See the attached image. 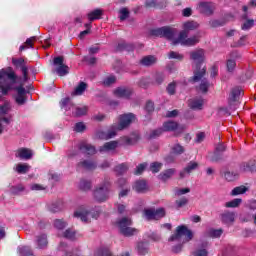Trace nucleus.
Returning a JSON list of instances; mask_svg holds the SVG:
<instances>
[{"instance_id":"nucleus-35","label":"nucleus","mask_w":256,"mask_h":256,"mask_svg":"<svg viewBox=\"0 0 256 256\" xmlns=\"http://www.w3.org/2000/svg\"><path fill=\"white\" fill-rule=\"evenodd\" d=\"M242 201L243 200H241V198H235L232 201L226 202L225 207H227L228 209L239 207V205H241Z\"/></svg>"},{"instance_id":"nucleus-27","label":"nucleus","mask_w":256,"mask_h":256,"mask_svg":"<svg viewBox=\"0 0 256 256\" xmlns=\"http://www.w3.org/2000/svg\"><path fill=\"white\" fill-rule=\"evenodd\" d=\"M37 41V37L33 36L26 40V42L20 46V51H25V49H33V45Z\"/></svg>"},{"instance_id":"nucleus-47","label":"nucleus","mask_w":256,"mask_h":256,"mask_svg":"<svg viewBox=\"0 0 256 256\" xmlns=\"http://www.w3.org/2000/svg\"><path fill=\"white\" fill-rule=\"evenodd\" d=\"M97 255L99 256H113V253H111V250L108 248H100L97 251Z\"/></svg>"},{"instance_id":"nucleus-53","label":"nucleus","mask_w":256,"mask_h":256,"mask_svg":"<svg viewBox=\"0 0 256 256\" xmlns=\"http://www.w3.org/2000/svg\"><path fill=\"white\" fill-rule=\"evenodd\" d=\"M129 17V10L127 8L120 9V20L125 21Z\"/></svg>"},{"instance_id":"nucleus-60","label":"nucleus","mask_w":256,"mask_h":256,"mask_svg":"<svg viewBox=\"0 0 256 256\" xmlns=\"http://www.w3.org/2000/svg\"><path fill=\"white\" fill-rule=\"evenodd\" d=\"M145 110L148 111V113H151L155 110V104L151 101H148L145 106Z\"/></svg>"},{"instance_id":"nucleus-46","label":"nucleus","mask_w":256,"mask_h":256,"mask_svg":"<svg viewBox=\"0 0 256 256\" xmlns=\"http://www.w3.org/2000/svg\"><path fill=\"white\" fill-rule=\"evenodd\" d=\"M185 151V149L183 148V146L176 144L172 147V153L174 155H181V153H183Z\"/></svg>"},{"instance_id":"nucleus-57","label":"nucleus","mask_w":256,"mask_h":256,"mask_svg":"<svg viewBox=\"0 0 256 256\" xmlns=\"http://www.w3.org/2000/svg\"><path fill=\"white\" fill-rule=\"evenodd\" d=\"M235 67H237V63L235 62V60L229 59L227 61V69H228V71H233L235 69Z\"/></svg>"},{"instance_id":"nucleus-52","label":"nucleus","mask_w":256,"mask_h":256,"mask_svg":"<svg viewBox=\"0 0 256 256\" xmlns=\"http://www.w3.org/2000/svg\"><path fill=\"white\" fill-rule=\"evenodd\" d=\"M209 89V82L207 80H202L199 90L202 91V93H207Z\"/></svg>"},{"instance_id":"nucleus-9","label":"nucleus","mask_w":256,"mask_h":256,"mask_svg":"<svg viewBox=\"0 0 256 256\" xmlns=\"http://www.w3.org/2000/svg\"><path fill=\"white\" fill-rule=\"evenodd\" d=\"M145 216L147 217L148 220L151 219H163L165 217V208H158V209H147L145 210Z\"/></svg>"},{"instance_id":"nucleus-5","label":"nucleus","mask_w":256,"mask_h":256,"mask_svg":"<svg viewBox=\"0 0 256 256\" xmlns=\"http://www.w3.org/2000/svg\"><path fill=\"white\" fill-rule=\"evenodd\" d=\"M118 229L124 237H133V235H137L139 233V229L132 228L133 221L128 217H123L122 219L117 221Z\"/></svg>"},{"instance_id":"nucleus-18","label":"nucleus","mask_w":256,"mask_h":256,"mask_svg":"<svg viewBox=\"0 0 256 256\" xmlns=\"http://www.w3.org/2000/svg\"><path fill=\"white\" fill-rule=\"evenodd\" d=\"M16 157L25 160L31 159V157H33V151L27 148H20L16 152Z\"/></svg>"},{"instance_id":"nucleus-10","label":"nucleus","mask_w":256,"mask_h":256,"mask_svg":"<svg viewBox=\"0 0 256 256\" xmlns=\"http://www.w3.org/2000/svg\"><path fill=\"white\" fill-rule=\"evenodd\" d=\"M164 131H174L179 135L185 131V126L177 124V122L168 121L163 124Z\"/></svg>"},{"instance_id":"nucleus-34","label":"nucleus","mask_w":256,"mask_h":256,"mask_svg":"<svg viewBox=\"0 0 256 256\" xmlns=\"http://www.w3.org/2000/svg\"><path fill=\"white\" fill-rule=\"evenodd\" d=\"M54 227L55 229H58V231H63V229L67 227V222L63 219H56L54 220Z\"/></svg>"},{"instance_id":"nucleus-44","label":"nucleus","mask_w":256,"mask_h":256,"mask_svg":"<svg viewBox=\"0 0 256 256\" xmlns=\"http://www.w3.org/2000/svg\"><path fill=\"white\" fill-rule=\"evenodd\" d=\"M127 164H120L116 166L115 171L118 175H123V173H127Z\"/></svg>"},{"instance_id":"nucleus-41","label":"nucleus","mask_w":256,"mask_h":256,"mask_svg":"<svg viewBox=\"0 0 256 256\" xmlns=\"http://www.w3.org/2000/svg\"><path fill=\"white\" fill-rule=\"evenodd\" d=\"M87 111H88L87 106H84V107H77L76 110H75L74 115H75L76 117H81V116H83V115H87Z\"/></svg>"},{"instance_id":"nucleus-54","label":"nucleus","mask_w":256,"mask_h":256,"mask_svg":"<svg viewBox=\"0 0 256 256\" xmlns=\"http://www.w3.org/2000/svg\"><path fill=\"white\" fill-rule=\"evenodd\" d=\"M193 256H209L207 249H198L193 252Z\"/></svg>"},{"instance_id":"nucleus-28","label":"nucleus","mask_w":256,"mask_h":256,"mask_svg":"<svg viewBox=\"0 0 256 256\" xmlns=\"http://www.w3.org/2000/svg\"><path fill=\"white\" fill-rule=\"evenodd\" d=\"M38 249H45L49 242L47 241V236L45 234L37 236Z\"/></svg>"},{"instance_id":"nucleus-61","label":"nucleus","mask_w":256,"mask_h":256,"mask_svg":"<svg viewBox=\"0 0 256 256\" xmlns=\"http://www.w3.org/2000/svg\"><path fill=\"white\" fill-rule=\"evenodd\" d=\"M115 81H117V79L115 78V76H109L104 80V85H113V83H115Z\"/></svg>"},{"instance_id":"nucleus-21","label":"nucleus","mask_w":256,"mask_h":256,"mask_svg":"<svg viewBox=\"0 0 256 256\" xmlns=\"http://www.w3.org/2000/svg\"><path fill=\"white\" fill-rule=\"evenodd\" d=\"M199 28V23L195 21H187L183 24V29L182 33H189V31H195V29Z\"/></svg>"},{"instance_id":"nucleus-25","label":"nucleus","mask_w":256,"mask_h":256,"mask_svg":"<svg viewBox=\"0 0 256 256\" xmlns=\"http://www.w3.org/2000/svg\"><path fill=\"white\" fill-rule=\"evenodd\" d=\"M141 65H144L145 67H150V65H155L157 63V58L155 56H146L141 59L140 61Z\"/></svg>"},{"instance_id":"nucleus-55","label":"nucleus","mask_w":256,"mask_h":256,"mask_svg":"<svg viewBox=\"0 0 256 256\" xmlns=\"http://www.w3.org/2000/svg\"><path fill=\"white\" fill-rule=\"evenodd\" d=\"M147 168V163L139 164L136 168L135 175H141Z\"/></svg>"},{"instance_id":"nucleus-19","label":"nucleus","mask_w":256,"mask_h":256,"mask_svg":"<svg viewBox=\"0 0 256 256\" xmlns=\"http://www.w3.org/2000/svg\"><path fill=\"white\" fill-rule=\"evenodd\" d=\"M114 95L115 97L129 99V97H131V89L123 87L117 88L116 90H114Z\"/></svg>"},{"instance_id":"nucleus-15","label":"nucleus","mask_w":256,"mask_h":256,"mask_svg":"<svg viewBox=\"0 0 256 256\" xmlns=\"http://www.w3.org/2000/svg\"><path fill=\"white\" fill-rule=\"evenodd\" d=\"M17 95L15 98V101L18 105H25V101H27V98L25 95H27V91L24 89L23 86L17 87L16 88Z\"/></svg>"},{"instance_id":"nucleus-31","label":"nucleus","mask_w":256,"mask_h":256,"mask_svg":"<svg viewBox=\"0 0 256 256\" xmlns=\"http://www.w3.org/2000/svg\"><path fill=\"white\" fill-rule=\"evenodd\" d=\"M85 89H87V83L80 82L79 85L75 88V90L72 92V95H83L85 92Z\"/></svg>"},{"instance_id":"nucleus-17","label":"nucleus","mask_w":256,"mask_h":256,"mask_svg":"<svg viewBox=\"0 0 256 256\" xmlns=\"http://www.w3.org/2000/svg\"><path fill=\"white\" fill-rule=\"evenodd\" d=\"M221 221L225 223V225H231V223H235V214L234 212L226 211L221 214Z\"/></svg>"},{"instance_id":"nucleus-38","label":"nucleus","mask_w":256,"mask_h":256,"mask_svg":"<svg viewBox=\"0 0 256 256\" xmlns=\"http://www.w3.org/2000/svg\"><path fill=\"white\" fill-rule=\"evenodd\" d=\"M161 167H163L162 163L159 162H153L150 165V171L152 173H159L161 171Z\"/></svg>"},{"instance_id":"nucleus-39","label":"nucleus","mask_w":256,"mask_h":256,"mask_svg":"<svg viewBox=\"0 0 256 256\" xmlns=\"http://www.w3.org/2000/svg\"><path fill=\"white\" fill-rule=\"evenodd\" d=\"M243 171H250L251 173H253V171H256V164L255 161H251L249 163H247L246 165H244L241 168Z\"/></svg>"},{"instance_id":"nucleus-1","label":"nucleus","mask_w":256,"mask_h":256,"mask_svg":"<svg viewBox=\"0 0 256 256\" xmlns=\"http://www.w3.org/2000/svg\"><path fill=\"white\" fill-rule=\"evenodd\" d=\"M177 33V29L171 27H162L155 30H152V35L156 37H165L166 39H170L173 41V45H184L185 47H193L199 43V36H193L191 38H187L186 32H180L178 38L175 40V34Z\"/></svg>"},{"instance_id":"nucleus-37","label":"nucleus","mask_w":256,"mask_h":256,"mask_svg":"<svg viewBox=\"0 0 256 256\" xmlns=\"http://www.w3.org/2000/svg\"><path fill=\"white\" fill-rule=\"evenodd\" d=\"M94 199L97 201V203H105V201L108 199V196L106 193H95Z\"/></svg>"},{"instance_id":"nucleus-40","label":"nucleus","mask_w":256,"mask_h":256,"mask_svg":"<svg viewBox=\"0 0 256 256\" xmlns=\"http://www.w3.org/2000/svg\"><path fill=\"white\" fill-rule=\"evenodd\" d=\"M223 235V229H212L209 231V236L213 239H218V237H221Z\"/></svg>"},{"instance_id":"nucleus-8","label":"nucleus","mask_w":256,"mask_h":256,"mask_svg":"<svg viewBox=\"0 0 256 256\" xmlns=\"http://www.w3.org/2000/svg\"><path fill=\"white\" fill-rule=\"evenodd\" d=\"M54 65L56 67L55 72L60 77H65V75H67V73H69V67L67 65L63 64L62 56H58V57L54 58Z\"/></svg>"},{"instance_id":"nucleus-48","label":"nucleus","mask_w":256,"mask_h":256,"mask_svg":"<svg viewBox=\"0 0 256 256\" xmlns=\"http://www.w3.org/2000/svg\"><path fill=\"white\" fill-rule=\"evenodd\" d=\"M169 59H177L178 61H182L183 54H179L178 52L171 51L168 54Z\"/></svg>"},{"instance_id":"nucleus-23","label":"nucleus","mask_w":256,"mask_h":256,"mask_svg":"<svg viewBox=\"0 0 256 256\" xmlns=\"http://www.w3.org/2000/svg\"><path fill=\"white\" fill-rule=\"evenodd\" d=\"M137 251L139 255H147L149 253V242H138Z\"/></svg>"},{"instance_id":"nucleus-43","label":"nucleus","mask_w":256,"mask_h":256,"mask_svg":"<svg viewBox=\"0 0 256 256\" xmlns=\"http://www.w3.org/2000/svg\"><path fill=\"white\" fill-rule=\"evenodd\" d=\"M165 81V75L163 73H157L154 77V85H161Z\"/></svg>"},{"instance_id":"nucleus-36","label":"nucleus","mask_w":256,"mask_h":256,"mask_svg":"<svg viewBox=\"0 0 256 256\" xmlns=\"http://www.w3.org/2000/svg\"><path fill=\"white\" fill-rule=\"evenodd\" d=\"M238 177L239 173L237 172L227 171L224 173V179H226V181H235Z\"/></svg>"},{"instance_id":"nucleus-3","label":"nucleus","mask_w":256,"mask_h":256,"mask_svg":"<svg viewBox=\"0 0 256 256\" xmlns=\"http://www.w3.org/2000/svg\"><path fill=\"white\" fill-rule=\"evenodd\" d=\"M190 59L194 62L193 67H195L193 81H201L206 73L205 68L201 69V64L205 61V50L196 49L190 52Z\"/></svg>"},{"instance_id":"nucleus-12","label":"nucleus","mask_w":256,"mask_h":256,"mask_svg":"<svg viewBox=\"0 0 256 256\" xmlns=\"http://www.w3.org/2000/svg\"><path fill=\"white\" fill-rule=\"evenodd\" d=\"M78 150L82 153H85L86 155H95V153H97L95 147L87 143L85 140L80 141L78 144Z\"/></svg>"},{"instance_id":"nucleus-62","label":"nucleus","mask_w":256,"mask_h":256,"mask_svg":"<svg viewBox=\"0 0 256 256\" xmlns=\"http://www.w3.org/2000/svg\"><path fill=\"white\" fill-rule=\"evenodd\" d=\"M175 87H176L175 82H172L168 85L167 91H168L169 95H175Z\"/></svg>"},{"instance_id":"nucleus-30","label":"nucleus","mask_w":256,"mask_h":256,"mask_svg":"<svg viewBox=\"0 0 256 256\" xmlns=\"http://www.w3.org/2000/svg\"><path fill=\"white\" fill-rule=\"evenodd\" d=\"M77 235V232H75L73 229L68 228L66 229L63 234L62 237H64V239H69L70 241H75V237Z\"/></svg>"},{"instance_id":"nucleus-58","label":"nucleus","mask_w":256,"mask_h":256,"mask_svg":"<svg viewBox=\"0 0 256 256\" xmlns=\"http://www.w3.org/2000/svg\"><path fill=\"white\" fill-rule=\"evenodd\" d=\"M254 21L253 20H247L243 25H242V30L247 31L253 27Z\"/></svg>"},{"instance_id":"nucleus-16","label":"nucleus","mask_w":256,"mask_h":256,"mask_svg":"<svg viewBox=\"0 0 256 256\" xmlns=\"http://www.w3.org/2000/svg\"><path fill=\"white\" fill-rule=\"evenodd\" d=\"M119 143L117 141H110L105 143L102 147H100V153H109L111 151H115Z\"/></svg>"},{"instance_id":"nucleus-33","label":"nucleus","mask_w":256,"mask_h":256,"mask_svg":"<svg viewBox=\"0 0 256 256\" xmlns=\"http://www.w3.org/2000/svg\"><path fill=\"white\" fill-rule=\"evenodd\" d=\"M144 237L149 241H161V236L157 232H147Z\"/></svg>"},{"instance_id":"nucleus-20","label":"nucleus","mask_w":256,"mask_h":256,"mask_svg":"<svg viewBox=\"0 0 256 256\" xmlns=\"http://www.w3.org/2000/svg\"><path fill=\"white\" fill-rule=\"evenodd\" d=\"M173 175H175V169L171 168V169H168V170H165L164 172H161L159 175H158V179L160 181H169V179H171V177H173Z\"/></svg>"},{"instance_id":"nucleus-22","label":"nucleus","mask_w":256,"mask_h":256,"mask_svg":"<svg viewBox=\"0 0 256 256\" xmlns=\"http://www.w3.org/2000/svg\"><path fill=\"white\" fill-rule=\"evenodd\" d=\"M135 191L141 192V191H149V184H147V181L145 180H138L134 184Z\"/></svg>"},{"instance_id":"nucleus-4","label":"nucleus","mask_w":256,"mask_h":256,"mask_svg":"<svg viewBox=\"0 0 256 256\" xmlns=\"http://www.w3.org/2000/svg\"><path fill=\"white\" fill-rule=\"evenodd\" d=\"M16 81L15 72L5 69L0 70V93L7 95L13 89Z\"/></svg>"},{"instance_id":"nucleus-14","label":"nucleus","mask_w":256,"mask_h":256,"mask_svg":"<svg viewBox=\"0 0 256 256\" xmlns=\"http://www.w3.org/2000/svg\"><path fill=\"white\" fill-rule=\"evenodd\" d=\"M196 169H199V163L195 161L189 162L187 167L180 172V179H184V177H186L187 175H191V173H193V171H196Z\"/></svg>"},{"instance_id":"nucleus-45","label":"nucleus","mask_w":256,"mask_h":256,"mask_svg":"<svg viewBox=\"0 0 256 256\" xmlns=\"http://www.w3.org/2000/svg\"><path fill=\"white\" fill-rule=\"evenodd\" d=\"M80 189H82V191H89V189H91V182L89 180H81Z\"/></svg>"},{"instance_id":"nucleus-51","label":"nucleus","mask_w":256,"mask_h":256,"mask_svg":"<svg viewBox=\"0 0 256 256\" xmlns=\"http://www.w3.org/2000/svg\"><path fill=\"white\" fill-rule=\"evenodd\" d=\"M10 110L11 106L9 105V103H6L3 106H0V115H7Z\"/></svg>"},{"instance_id":"nucleus-56","label":"nucleus","mask_w":256,"mask_h":256,"mask_svg":"<svg viewBox=\"0 0 256 256\" xmlns=\"http://www.w3.org/2000/svg\"><path fill=\"white\" fill-rule=\"evenodd\" d=\"M74 131H76V133H81V131H85V124L83 122L76 123Z\"/></svg>"},{"instance_id":"nucleus-63","label":"nucleus","mask_w":256,"mask_h":256,"mask_svg":"<svg viewBox=\"0 0 256 256\" xmlns=\"http://www.w3.org/2000/svg\"><path fill=\"white\" fill-rule=\"evenodd\" d=\"M12 63H13V65H15L16 67H21V65H23V63H24V60L23 59H21V58H13L12 59Z\"/></svg>"},{"instance_id":"nucleus-29","label":"nucleus","mask_w":256,"mask_h":256,"mask_svg":"<svg viewBox=\"0 0 256 256\" xmlns=\"http://www.w3.org/2000/svg\"><path fill=\"white\" fill-rule=\"evenodd\" d=\"M122 141L124 145H135L137 141H139V136L137 135H132V136H125L122 138Z\"/></svg>"},{"instance_id":"nucleus-42","label":"nucleus","mask_w":256,"mask_h":256,"mask_svg":"<svg viewBox=\"0 0 256 256\" xmlns=\"http://www.w3.org/2000/svg\"><path fill=\"white\" fill-rule=\"evenodd\" d=\"M20 255L22 256H33V252L31 251V248L28 246H22L20 249Z\"/></svg>"},{"instance_id":"nucleus-64","label":"nucleus","mask_w":256,"mask_h":256,"mask_svg":"<svg viewBox=\"0 0 256 256\" xmlns=\"http://www.w3.org/2000/svg\"><path fill=\"white\" fill-rule=\"evenodd\" d=\"M205 139V134L204 132H199L197 135H196V143H201L202 141H204Z\"/></svg>"},{"instance_id":"nucleus-49","label":"nucleus","mask_w":256,"mask_h":256,"mask_svg":"<svg viewBox=\"0 0 256 256\" xmlns=\"http://www.w3.org/2000/svg\"><path fill=\"white\" fill-rule=\"evenodd\" d=\"M247 191H249V188L245 185H241V186L235 187L232 190V193H247Z\"/></svg>"},{"instance_id":"nucleus-24","label":"nucleus","mask_w":256,"mask_h":256,"mask_svg":"<svg viewBox=\"0 0 256 256\" xmlns=\"http://www.w3.org/2000/svg\"><path fill=\"white\" fill-rule=\"evenodd\" d=\"M15 171L19 173L20 175H25V173H28L29 169H31V166L27 163H19L15 166Z\"/></svg>"},{"instance_id":"nucleus-11","label":"nucleus","mask_w":256,"mask_h":256,"mask_svg":"<svg viewBox=\"0 0 256 256\" xmlns=\"http://www.w3.org/2000/svg\"><path fill=\"white\" fill-rule=\"evenodd\" d=\"M240 96H241L240 88L232 89L229 96V105H230V109H233V111H235V109H237V106L239 105V101L237 99H239Z\"/></svg>"},{"instance_id":"nucleus-32","label":"nucleus","mask_w":256,"mask_h":256,"mask_svg":"<svg viewBox=\"0 0 256 256\" xmlns=\"http://www.w3.org/2000/svg\"><path fill=\"white\" fill-rule=\"evenodd\" d=\"M101 15H103V11L96 9L88 14L89 21H95L97 19H101Z\"/></svg>"},{"instance_id":"nucleus-7","label":"nucleus","mask_w":256,"mask_h":256,"mask_svg":"<svg viewBox=\"0 0 256 256\" xmlns=\"http://www.w3.org/2000/svg\"><path fill=\"white\" fill-rule=\"evenodd\" d=\"M74 217H77L78 219H81V221H83V223H89V219L90 217H92V219H97L99 217V210L96 211H76L74 212Z\"/></svg>"},{"instance_id":"nucleus-6","label":"nucleus","mask_w":256,"mask_h":256,"mask_svg":"<svg viewBox=\"0 0 256 256\" xmlns=\"http://www.w3.org/2000/svg\"><path fill=\"white\" fill-rule=\"evenodd\" d=\"M183 236L186 237V241H191L193 239V232L187 228V226L180 225L176 228V231L170 236L168 241H179Z\"/></svg>"},{"instance_id":"nucleus-50","label":"nucleus","mask_w":256,"mask_h":256,"mask_svg":"<svg viewBox=\"0 0 256 256\" xmlns=\"http://www.w3.org/2000/svg\"><path fill=\"white\" fill-rule=\"evenodd\" d=\"M80 167H83L84 169H95V163L91 161H83L80 164Z\"/></svg>"},{"instance_id":"nucleus-2","label":"nucleus","mask_w":256,"mask_h":256,"mask_svg":"<svg viewBox=\"0 0 256 256\" xmlns=\"http://www.w3.org/2000/svg\"><path fill=\"white\" fill-rule=\"evenodd\" d=\"M135 121V115L132 113L124 114L119 116V123L117 126H112L108 132L99 131L96 134L98 139H113L117 135V131H123V129L129 127V124Z\"/></svg>"},{"instance_id":"nucleus-13","label":"nucleus","mask_w":256,"mask_h":256,"mask_svg":"<svg viewBox=\"0 0 256 256\" xmlns=\"http://www.w3.org/2000/svg\"><path fill=\"white\" fill-rule=\"evenodd\" d=\"M198 11H200V13H203L204 15H212L213 11H215V6L213 5V3L201 2L198 5Z\"/></svg>"},{"instance_id":"nucleus-59","label":"nucleus","mask_w":256,"mask_h":256,"mask_svg":"<svg viewBox=\"0 0 256 256\" xmlns=\"http://www.w3.org/2000/svg\"><path fill=\"white\" fill-rule=\"evenodd\" d=\"M187 203H189V200H187V198H180L179 200H176V205L179 208L185 207V205H187Z\"/></svg>"},{"instance_id":"nucleus-26","label":"nucleus","mask_w":256,"mask_h":256,"mask_svg":"<svg viewBox=\"0 0 256 256\" xmlns=\"http://www.w3.org/2000/svg\"><path fill=\"white\" fill-rule=\"evenodd\" d=\"M188 105L190 109H203L204 101L201 98L193 99L189 101Z\"/></svg>"}]
</instances>
